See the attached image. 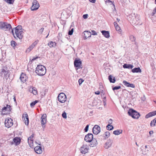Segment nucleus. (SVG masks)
Here are the masks:
<instances>
[{"label":"nucleus","mask_w":156,"mask_h":156,"mask_svg":"<svg viewBox=\"0 0 156 156\" xmlns=\"http://www.w3.org/2000/svg\"><path fill=\"white\" fill-rule=\"evenodd\" d=\"M101 32L104 36L106 38H108L110 37L109 32L108 31L102 30Z\"/></svg>","instance_id":"nucleus-24"},{"label":"nucleus","mask_w":156,"mask_h":156,"mask_svg":"<svg viewBox=\"0 0 156 156\" xmlns=\"http://www.w3.org/2000/svg\"><path fill=\"white\" fill-rule=\"evenodd\" d=\"M103 99V102L104 103V105H105L106 104V97H104Z\"/></svg>","instance_id":"nucleus-57"},{"label":"nucleus","mask_w":156,"mask_h":156,"mask_svg":"<svg viewBox=\"0 0 156 156\" xmlns=\"http://www.w3.org/2000/svg\"><path fill=\"white\" fill-rule=\"evenodd\" d=\"M149 133L150 135L151 136L153 133V130L150 131L149 132Z\"/></svg>","instance_id":"nucleus-59"},{"label":"nucleus","mask_w":156,"mask_h":156,"mask_svg":"<svg viewBox=\"0 0 156 156\" xmlns=\"http://www.w3.org/2000/svg\"><path fill=\"white\" fill-rule=\"evenodd\" d=\"M100 92L99 91H97L95 92V94L97 95H99L100 94Z\"/></svg>","instance_id":"nucleus-58"},{"label":"nucleus","mask_w":156,"mask_h":156,"mask_svg":"<svg viewBox=\"0 0 156 156\" xmlns=\"http://www.w3.org/2000/svg\"><path fill=\"white\" fill-rule=\"evenodd\" d=\"M58 101L62 103H64L66 101V96L64 93H62L58 94Z\"/></svg>","instance_id":"nucleus-4"},{"label":"nucleus","mask_w":156,"mask_h":156,"mask_svg":"<svg viewBox=\"0 0 156 156\" xmlns=\"http://www.w3.org/2000/svg\"><path fill=\"white\" fill-rule=\"evenodd\" d=\"M156 7H155V8H154V9L153 12H152L151 14V15L152 16H153L154 15V14L156 13Z\"/></svg>","instance_id":"nucleus-47"},{"label":"nucleus","mask_w":156,"mask_h":156,"mask_svg":"<svg viewBox=\"0 0 156 156\" xmlns=\"http://www.w3.org/2000/svg\"><path fill=\"white\" fill-rule=\"evenodd\" d=\"M13 124L12 120L11 119H5V127L9 128L12 126Z\"/></svg>","instance_id":"nucleus-8"},{"label":"nucleus","mask_w":156,"mask_h":156,"mask_svg":"<svg viewBox=\"0 0 156 156\" xmlns=\"http://www.w3.org/2000/svg\"><path fill=\"white\" fill-rule=\"evenodd\" d=\"M6 107L7 108V110H10V108L11 107V106L10 105H7Z\"/></svg>","instance_id":"nucleus-54"},{"label":"nucleus","mask_w":156,"mask_h":156,"mask_svg":"<svg viewBox=\"0 0 156 156\" xmlns=\"http://www.w3.org/2000/svg\"><path fill=\"white\" fill-rule=\"evenodd\" d=\"M115 29L116 30L119 31V32L120 33H121V29L120 28V27L118 26H116V27H115Z\"/></svg>","instance_id":"nucleus-44"},{"label":"nucleus","mask_w":156,"mask_h":156,"mask_svg":"<svg viewBox=\"0 0 156 156\" xmlns=\"http://www.w3.org/2000/svg\"><path fill=\"white\" fill-rule=\"evenodd\" d=\"M21 142V139L20 137H16L13 139V141L11 143V145H12L14 144L16 146L20 144Z\"/></svg>","instance_id":"nucleus-10"},{"label":"nucleus","mask_w":156,"mask_h":156,"mask_svg":"<svg viewBox=\"0 0 156 156\" xmlns=\"http://www.w3.org/2000/svg\"><path fill=\"white\" fill-rule=\"evenodd\" d=\"M15 33L16 37L20 39H21L23 37L22 31H15Z\"/></svg>","instance_id":"nucleus-14"},{"label":"nucleus","mask_w":156,"mask_h":156,"mask_svg":"<svg viewBox=\"0 0 156 156\" xmlns=\"http://www.w3.org/2000/svg\"><path fill=\"white\" fill-rule=\"evenodd\" d=\"M101 128L100 127L97 125H95L93 129V132L94 134H97L100 132Z\"/></svg>","instance_id":"nucleus-11"},{"label":"nucleus","mask_w":156,"mask_h":156,"mask_svg":"<svg viewBox=\"0 0 156 156\" xmlns=\"http://www.w3.org/2000/svg\"><path fill=\"white\" fill-rule=\"evenodd\" d=\"M7 110V108L6 107H4L2 109V110L3 111H4V110Z\"/></svg>","instance_id":"nucleus-62"},{"label":"nucleus","mask_w":156,"mask_h":156,"mask_svg":"<svg viewBox=\"0 0 156 156\" xmlns=\"http://www.w3.org/2000/svg\"><path fill=\"white\" fill-rule=\"evenodd\" d=\"M22 118L25 121V125H28L29 123V120L28 115L27 114H24Z\"/></svg>","instance_id":"nucleus-16"},{"label":"nucleus","mask_w":156,"mask_h":156,"mask_svg":"<svg viewBox=\"0 0 156 156\" xmlns=\"http://www.w3.org/2000/svg\"><path fill=\"white\" fill-rule=\"evenodd\" d=\"M132 72L133 73H141V70L139 67L135 68L132 70Z\"/></svg>","instance_id":"nucleus-28"},{"label":"nucleus","mask_w":156,"mask_h":156,"mask_svg":"<svg viewBox=\"0 0 156 156\" xmlns=\"http://www.w3.org/2000/svg\"><path fill=\"white\" fill-rule=\"evenodd\" d=\"M42 126L43 127V128H45V124H42Z\"/></svg>","instance_id":"nucleus-64"},{"label":"nucleus","mask_w":156,"mask_h":156,"mask_svg":"<svg viewBox=\"0 0 156 156\" xmlns=\"http://www.w3.org/2000/svg\"><path fill=\"white\" fill-rule=\"evenodd\" d=\"M110 136V133L108 131L106 132L103 135H101L100 137H103V139H106L107 138Z\"/></svg>","instance_id":"nucleus-25"},{"label":"nucleus","mask_w":156,"mask_h":156,"mask_svg":"<svg viewBox=\"0 0 156 156\" xmlns=\"http://www.w3.org/2000/svg\"><path fill=\"white\" fill-rule=\"evenodd\" d=\"M106 127L107 129L108 130H112L114 128V127L112 125H109V124H108L106 126Z\"/></svg>","instance_id":"nucleus-33"},{"label":"nucleus","mask_w":156,"mask_h":156,"mask_svg":"<svg viewBox=\"0 0 156 156\" xmlns=\"http://www.w3.org/2000/svg\"><path fill=\"white\" fill-rule=\"evenodd\" d=\"M129 40L132 42L135 41L136 40V38L133 35H129Z\"/></svg>","instance_id":"nucleus-34"},{"label":"nucleus","mask_w":156,"mask_h":156,"mask_svg":"<svg viewBox=\"0 0 156 156\" xmlns=\"http://www.w3.org/2000/svg\"><path fill=\"white\" fill-rule=\"evenodd\" d=\"M123 67L125 69H132L133 68V66L131 64H124L123 66Z\"/></svg>","instance_id":"nucleus-27"},{"label":"nucleus","mask_w":156,"mask_h":156,"mask_svg":"<svg viewBox=\"0 0 156 156\" xmlns=\"http://www.w3.org/2000/svg\"><path fill=\"white\" fill-rule=\"evenodd\" d=\"M36 69V73L39 76H43L45 75L46 73V68L43 65H38Z\"/></svg>","instance_id":"nucleus-1"},{"label":"nucleus","mask_w":156,"mask_h":156,"mask_svg":"<svg viewBox=\"0 0 156 156\" xmlns=\"http://www.w3.org/2000/svg\"><path fill=\"white\" fill-rule=\"evenodd\" d=\"M113 143L112 140L110 139H108L107 141L105 143V148L106 149H108L110 147L112 146Z\"/></svg>","instance_id":"nucleus-13"},{"label":"nucleus","mask_w":156,"mask_h":156,"mask_svg":"<svg viewBox=\"0 0 156 156\" xmlns=\"http://www.w3.org/2000/svg\"><path fill=\"white\" fill-rule=\"evenodd\" d=\"M88 15L87 14H85L83 15V17L84 19H86L87 18Z\"/></svg>","instance_id":"nucleus-52"},{"label":"nucleus","mask_w":156,"mask_h":156,"mask_svg":"<svg viewBox=\"0 0 156 156\" xmlns=\"http://www.w3.org/2000/svg\"><path fill=\"white\" fill-rule=\"evenodd\" d=\"M84 80L81 78H80L79 80V84L80 85L84 81Z\"/></svg>","instance_id":"nucleus-49"},{"label":"nucleus","mask_w":156,"mask_h":156,"mask_svg":"<svg viewBox=\"0 0 156 156\" xmlns=\"http://www.w3.org/2000/svg\"><path fill=\"white\" fill-rule=\"evenodd\" d=\"M114 24L115 26V27H116V26H118V25L117 24V23L116 22H114Z\"/></svg>","instance_id":"nucleus-63"},{"label":"nucleus","mask_w":156,"mask_h":156,"mask_svg":"<svg viewBox=\"0 0 156 156\" xmlns=\"http://www.w3.org/2000/svg\"><path fill=\"white\" fill-rule=\"evenodd\" d=\"M90 143V146L92 147H95L98 144V142L95 138H94Z\"/></svg>","instance_id":"nucleus-20"},{"label":"nucleus","mask_w":156,"mask_h":156,"mask_svg":"<svg viewBox=\"0 0 156 156\" xmlns=\"http://www.w3.org/2000/svg\"><path fill=\"white\" fill-rule=\"evenodd\" d=\"M74 66L75 67H78V58H76L74 62Z\"/></svg>","instance_id":"nucleus-36"},{"label":"nucleus","mask_w":156,"mask_h":156,"mask_svg":"<svg viewBox=\"0 0 156 156\" xmlns=\"http://www.w3.org/2000/svg\"><path fill=\"white\" fill-rule=\"evenodd\" d=\"M56 43L55 42H53L51 41L48 44V45L49 46L50 48L55 47L56 46Z\"/></svg>","instance_id":"nucleus-32"},{"label":"nucleus","mask_w":156,"mask_h":156,"mask_svg":"<svg viewBox=\"0 0 156 156\" xmlns=\"http://www.w3.org/2000/svg\"><path fill=\"white\" fill-rule=\"evenodd\" d=\"M92 32V34L93 35H97V33L94 30H92L91 31Z\"/></svg>","instance_id":"nucleus-53"},{"label":"nucleus","mask_w":156,"mask_h":156,"mask_svg":"<svg viewBox=\"0 0 156 156\" xmlns=\"http://www.w3.org/2000/svg\"><path fill=\"white\" fill-rule=\"evenodd\" d=\"M47 115L46 114H43L41 118V124H45L47 121Z\"/></svg>","instance_id":"nucleus-15"},{"label":"nucleus","mask_w":156,"mask_h":156,"mask_svg":"<svg viewBox=\"0 0 156 156\" xmlns=\"http://www.w3.org/2000/svg\"><path fill=\"white\" fill-rule=\"evenodd\" d=\"M122 130L121 129H117L114 131L113 133L115 135H118L122 133Z\"/></svg>","instance_id":"nucleus-29"},{"label":"nucleus","mask_w":156,"mask_h":156,"mask_svg":"<svg viewBox=\"0 0 156 156\" xmlns=\"http://www.w3.org/2000/svg\"><path fill=\"white\" fill-rule=\"evenodd\" d=\"M11 29V32H12V34L14 36V37L16 38L14 36V31H13V29H12V28H11V29Z\"/></svg>","instance_id":"nucleus-60"},{"label":"nucleus","mask_w":156,"mask_h":156,"mask_svg":"<svg viewBox=\"0 0 156 156\" xmlns=\"http://www.w3.org/2000/svg\"><path fill=\"white\" fill-rule=\"evenodd\" d=\"M12 28L10 24L6 22H0V29L6 31L10 30V29Z\"/></svg>","instance_id":"nucleus-3"},{"label":"nucleus","mask_w":156,"mask_h":156,"mask_svg":"<svg viewBox=\"0 0 156 156\" xmlns=\"http://www.w3.org/2000/svg\"><path fill=\"white\" fill-rule=\"evenodd\" d=\"M134 17L135 19H134V20H133V23L138 24L139 23L138 22L140 20L139 16L138 15H136Z\"/></svg>","instance_id":"nucleus-23"},{"label":"nucleus","mask_w":156,"mask_h":156,"mask_svg":"<svg viewBox=\"0 0 156 156\" xmlns=\"http://www.w3.org/2000/svg\"><path fill=\"white\" fill-rule=\"evenodd\" d=\"M93 138V134L91 133H88L85 136L84 140L87 142L90 143Z\"/></svg>","instance_id":"nucleus-7"},{"label":"nucleus","mask_w":156,"mask_h":156,"mask_svg":"<svg viewBox=\"0 0 156 156\" xmlns=\"http://www.w3.org/2000/svg\"><path fill=\"white\" fill-rule=\"evenodd\" d=\"M121 86H115L114 87H112V89L113 90H118L120 88H121Z\"/></svg>","instance_id":"nucleus-40"},{"label":"nucleus","mask_w":156,"mask_h":156,"mask_svg":"<svg viewBox=\"0 0 156 156\" xmlns=\"http://www.w3.org/2000/svg\"><path fill=\"white\" fill-rule=\"evenodd\" d=\"M151 126H156V118L151 121L150 123Z\"/></svg>","instance_id":"nucleus-31"},{"label":"nucleus","mask_w":156,"mask_h":156,"mask_svg":"<svg viewBox=\"0 0 156 156\" xmlns=\"http://www.w3.org/2000/svg\"><path fill=\"white\" fill-rule=\"evenodd\" d=\"M156 115V110L149 112L145 116V118L146 119L148 118L149 117H152Z\"/></svg>","instance_id":"nucleus-22"},{"label":"nucleus","mask_w":156,"mask_h":156,"mask_svg":"<svg viewBox=\"0 0 156 156\" xmlns=\"http://www.w3.org/2000/svg\"><path fill=\"white\" fill-rule=\"evenodd\" d=\"M89 127V125L88 124L85 127V128L84 129V131L85 132H87L88 129Z\"/></svg>","instance_id":"nucleus-48"},{"label":"nucleus","mask_w":156,"mask_h":156,"mask_svg":"<svg viewBox=\"0 0 156 156\" xmlns=\"http://www.w3.org/2000/svg\"><path fill=\"white\" fill-rule=\"evenodd\" d=\"M62 116L63 118L66 119L67 118L66 113L65 112H63L62 114Z\"/></svg>","instance_id":"nucleus-43"},{"label":"nucleus","mask_w":156,"mask_h":156,"mask_svg":"<svg viewBox=\"0 0 156 156\" xmlns=\"http://www.w3.org/2000/svg\"><path fill=\"white\" fill-rule=\"evenodd\" d=\"M39 58V57L37 56L36 57H34L33 58H32L31 59V61L33 62V61H34L37 58Z\"/></svg>","instance_id":"nucleus-55"},{"label":"nucleus","mask_w":156,"mask_h":156,"mask_svg":"<svg viewBox=\"0 0 156 156\" xmlns=\"http://www.w3.org/2000/svg\"><path fill=\"white\" fill-rule=\"evenodd\" d=\"M32 92L34 94L36 95L37 94V90L34 89V88H32Z\"/></svg>","instance_id":"nucleus-50"},{"label":"nucleus","mask_w":156,"mask_h":156,"mask_svg":"<svg viewBox=\"0 0 156 156\" xmlns=\"http://www.w3.org/2000/svg\"><path fill=\"white\" fill-rule=\"evenodd\" d=\"M4 1L9 4H12L14 2V0H4Z\"/></svg>","instance_id":"nucleus-38"},{"label":"nucleus","mask_w":156,"mask_h":156,"mask_svg":"<svg viewBox=\"0 0 156 156\" xmlns=\"http://www.w3.org/2000/svg\"><path fill=\"white\" fill-rule=\"evenodd\" d=\"M38 41V40L35 41L30 47L27 49L26 52H28L33 49L35 46L37 44Z\"/></svg>","instance_id":"nucleus-12"},{"label":"nucleus","mask_w":156,"mask_h":156,"mask_svg":"<svg viewBox=\"0 0 156 156\" xmlns=\"http://www.w3.org/2000/svg\"><path fill=\"white\" fill-rule=\"evenodd\" d=\"M14 29H15V31H22V27L21 26H18Z\"/></svg>","instance_id":"nucleus-35"},{"label":"nucleus","mask_w":156,"mask_h":156,"mask_svg":"<svg viewBox=\"0 0 156 156\" xmlns=\"http://www.w3.org/2000/svg\"><path fill=\"white\" fill-rule=\"evenodd\" d=\"M44 30V28H42L41 29H40L38 31V33L40 34H41L43 31V30Z\"/></svg>","instance_id":"nucleus-46"},{"label":"nucleus","mask_w":156,"mask_h":156,"mask_svg":"<svg viewBox=\"0 0 156 156\" xmlns=\"http://www.w3.org/2000/svg\"><path fill=\"white\" fill-rule=\"evenodd\" d=\"M11 46L13 47H14L15 46L17 45V44L16 43V42L13 41H11Z\"/></svg>","instance_id":"nucleus-39"},{"label":"nucleus","mask_w":156,"mask_h":156,"mask_svg":"<svg viewBox=\"0 0 156 156\" xmlns=\"http://www.w3.org/2000/svg\"><path fill=\"white\" fill-rule=\"evenodd\" d=\"M39 7V4L36 0H34L32 5L31 8L32 11L36 10Z\"/></svg>","instance_id":"nucleus-6"},{"label":"nucleus","mask_w":156,"mask_h":156,"mask_svg":"<svg viewBox=\"0 0 156 156\" xmlns=\"http://www.w3.org/2000/svg\"><path fill=\"white\" fill-rule=\"evenodd\" d=\"M34 135L33 134L30 137H29L28 138H29L30 139H33V138L34 137Z\"/></svg>","instance_id":"nucleus-56"},{"label":"nucleus","mask_w":156,"mask_h":156,"mask_svg":"<svg viewBox=\"0 0 156 156\" xmlns=\"http://www.w3.org/2000/svg\"><path fill=\"white\" fill-rule=\"evenodd\" d=\"M90 2L92 3H94L96 1L95 0H88Z\"/></svg>","instance_id":"nucleus-61"},{"label":"nucleus","mask_w":156,"mask_h":156,"mask_svg":"<svg viewBox=\"0 0 156 156\" xmlns=\"http://www.w3.org/2000/svg\"><path fill=\"white\" fill-rule=\"evenodd\" d=\"M38 102V101L37 100H35L34 101L31 102L30 104V106L31 107H33Z\"/></svg>","instance_id":"nucleus-37"},{"label":"nucleus","mask_w":156,"mask_h":156,"mask_svg":"<svg viewBox=\"0 0 156 156\" xmlns=\"http://www.w3.org/2000/svg\"><path fill=\"white\" fill-rule=\"evenodd\" d=\"M128 113L129 115L133 118L138 119L140 116L139 113L133 109H129Z\"/></svg>","instance_id":"nucleus-2"},{"label":"nucleus","mask_w":156,"mask_h":156,"mask_svg":"<svg viewBox=\"0 0 156 156\" xmlns=\"http://www.w3.org/2000/svg\"><path fill=\"white\" fill-rule=\"evenodd\" d=\"M108 79L110 82L112 83H115L116 81L115 77H113L112 75L108 76Z\"/></svg>","instance_id":"nucleus-26"},{"label":"nucleus","mask_w":156,"mask_h":156,"mask_svg":"<svg viewBox=\"0 0 156 156\" xmlns=\"http://www.w3.org/2000/svg\"><path fill=\"white\" fill-rule=\"evenodd\" d=\"M123 83L126 86L128 87H131L132 88H134L135 86L134 84L133 83H130L127 81L124 80L123 82Z\"/></svg>","instance_id":"nucleus-19"},{"label":"nucleus","mask_w":156,"mask_h":156,"mask_svg":"<svg viewBox=\"0 0 156 156\" xmlns=\"http://www.w3.org/2000/svg\"><path fill=\"white\" fill-rule=\"evenodd\" d=\"M20 80L23 83H24L27 81V80L26 75L23 73L21 74L20 77Z\"/></svg>","instance_id":"nucleus-17"},{"label":"nucleus","mask_w":156,"mask_h":156,"mask_svg":"<svg viewBox=\"0 0 156 156\" xmlns=\"http://www.w3.org/2000/svg\"><path fill=\"white\" fill-rule=\"evenodd\" d=\"M89 148L88 146L86 144H83L80 148V151L81 153L83 154L86 153L88 151Z\"/></svg>","instance_id":"nucleus-9"},{"label":"nucleus","mask_w":156,"mask_h":156,"mask_svg":"<svg viewBox=\"0 0 156 156\" xmlns=\"http://www.w3.org/2000/svg\"><path fill=\"white\" fill-rule=\"evenodd\" d=\"M35 151L38 154H41L42 152V148L39 146H37L34 148Z\"/></svg>","instance_id":"nucleus-18"},{"label":"nucleus","mask_w":156,"mask_h":156,"mask_svg":"<svg viewBox=\"0 0 156 156\" xmlns=\"http://www.w3.org/2000/svg\"><path fill=\"white\" fill-rule=\"evenodd\" d=\"M112 119H110L108 121V124L111 125L112 123Z\"/></svg>","instance_id":"nucleus-51"},{"label":"nucleus","mask_w":156,"mask_h":156,"mask_svg":"<svg viewBox=\"0 0 156 156\" xmlns=\"http://www.w3.org/2000/svg\"><path fill=\"white\" fill-rule=\"evenodd\" d=\"M105 2L106 3H111V4H110V5H112L113 6H114V8H115V5H114V4H113V2L111 1L110 0H107L106 1H105Z\"/></svg>","instance_id":"nucleus-41"},{"label":"nucleus","mask_w":156,"mask_h":156,"mask_svg":"<svg viewBox=\"0 0 156 156\" xmlns=\"http://www.w3.org/2000/svg\"><path fill=\"white\" fill-rule=\"evenodd\" d=\"M28 143L30 147H32L33 146V140L30 139L29 138H28Z\"/></svg>","instance_id":"nucleus-30"},{"label":"nucleus","mask_w":156,"mask_h":156,"mask_svg":"<svg viewBox=\"0 0 156 156\" xmlns=\"http://www.w3.org/2000/svg\"><path fill=\"white\" fill-rule=\"evenodd\" d=\"M82 62L80 59L79 58V69L82 68Z\"/></svg>","instance_id":"nucleus-42"},{"label":"nucleus","mask_w":156,"mask_h":156,"mask_svg":"<svg viewBox=\"0 0 156 156\" xmlns=\"http://www.w3.org/2000/svg\"><path fill=\"white\" fill-rule=\"evenodd\" d=\"M9 71L7 70L6 68H3L1 69L0 73L1 76L6 78L7 77H9Z\"/></svg>","instance_id":"nucleus-5"},{"label":"nucleus","mask_w":156,"mask_h":156,"mask_svg":"<svg viewBox=\"0 0 156 156\" xmlns=\"http://www.w3.org/2000/svg\"><path fill=\"white\" fill-rule=\"evenodd\" d=\"M73 32V28H72L71 30H69L68 32V34L69 35H72Z\"/></svg>","instance_id":"nucleus-45"},{"label":"nucleus","mask_w":156,"mask_h":156,"mask_svg":"<svg viewBox=\"0 0 156 156\" xmlns=\"http://www.w3.org/2000/svg\"><path fill=\"white\" fill-rule=\"evenodd\" d=\"M84 37V39H86L87 38L90 37L91 35V33L88 31H85L83 32Z\"/></svg>","instance_id":"nucleus-21"}]
</instances>
